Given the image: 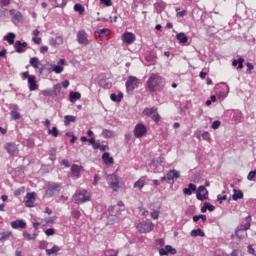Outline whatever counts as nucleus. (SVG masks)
I'll list each match as a JSON object with an SVG mask.
<instances>
[{
  "label": "nucleus",
  "instance_id": "1",
  "mask_svg": "<svg viewBox=\"0 0 256 256\" xmlns=\"http://www.w3.org/2000/svg\"><path fill=\"white\" fill-rule=\"evenodd\" d=\"M163 83V78L159 74L152 73L146 83L147 88L151 93H155L159 86Z\"/></svg>",
  "mask_w": 256,
  "mask_h": 256
},
{
  "label": "nucleus",
  "instance_id": "2",
  "mask_svg": "<svg viewBox=\"0 0 256 256\" xmlns=\"http://www.w3.org/2000/svg\"><path fill=\"white\" fill-rule=\"evenodd\" d=\"M246 223L245 224H240L236 230H235V236L237 237V239H239L240 241L242 239H245V237H247V233L245 231L251 229V216H247L245 218Z\"/></svg>",
  "mask_w": 256,
  "mask_h": 256
},
{
  "label": "nucleus",
  "instance_id": "3",
  "mask_svg": "<svg viewBox=\"0 0 256 256\" xmlns=\"http://www.w3.org/2000/svg\"><path fill=\"white\" fill-rule=\"evenodd\" d=\"M74 202L77 203V205L81 203H87V201L91 200V195L87 190H80L77 191L73 196Z\"/></svg>",
  "mask_w": 256,
  "mask_h": 256
},
{
  "label": "nucleus",
  "instance_id": "4",
  "mask_svg": "<svg viewBox=\"0 0 256 256\" xmlns=\"http://www.w3.org/2000/svg\"><path fill=\"white\" fill-rule=\"evenodd\" d=\"M139 87V78L135 76H129L126 81V90L127 92H133Z\"/></svg>",
  "mask_w": 256,
  "mask_h": 256
},
{
  "label": "nucleus",
  "instance_id": "5",
  "mask_svg": "<svg viewBox=\"0 0 256 256\" xmlns=\"http://www.w3.org/2000/svg\"><path fill=\"white\" fill-rule=\"evenodd\" d=\"M153 223L152 222H142L137 225V230L139 233H151L153 231Z\"/></svg>",
  "mask_w": 256,
  "mask_h": 256
},
{
  "label": "nucleus",
  "instance_id": "6",
  "mask_svg": "<svg viewBox=\"0 0 256 256\" xmlns=\"http://www.w3.org/2000/svg\"><path fill=\"white\" fill-rule=\"evenodd\" d=\"M107 181L111 189H113V191H117L119 189V177H117V175H108Z\"/></svg>",
  "mask_w": 256,
  "mask_h": 256
},
{
  "label": "nucleus",
  "instance_id": "7",
  "mask_svg": "<svg viewBox=\"0 0 256 256\" xmlns=\"http://www.w3.org/2000/svg\"><path fill=\"white\" fill-rule=\"evenodd\" d=\"M147 135V127L143 124H137L134 128V136L139 139Z\"/></svg>",
  "mask_w": 256,
  "mask_h": 256
},
{
  "label": "nucleus",
  "instance_id": "8",
  "mask_svg": "<svg viewBox=\"0 0 256 256\" xmlns=\"http://www.w3.org/2000/svg\"><path fill=\"white\" fill-rule=\"evenodd\" d=\"M209 192L207 191V188L205 186L198 187L196 197L199 201H205V199H208Z\"/></svg>",
  "mask_w": 256,
  "mask_h": 256
},
{
  "label": "nucleus",
  "instance_id": "9",
  "mask_svg": "<svg viewBox=\"0 0 256 256\" xmlns=\"http://www.w3.org/2000/svg\"><path fill=\"white\" fill-rule=\"evenodd\" d=\"M77 41L80 45H89V39H87V33L85 30H81L77 34Z\"/></svg>",
  "mask_w": 256,
  "mask_h": 256
},
{
  "label": "nucleus",
  "instance_id": "10",
  "mask_svg": "<svg viewBox=\"0 0 256 256\" xmlns=\"http://www.w3.org/2000/svg\"><path fill=\"white\" fill-rule=\"evenodd\" d=\"M135 34L131 32H126L122 35V41L126 43L127 45H131L132 43H135Z\"/></svg>",
  "mask_w": 256,
  "mask_h": 256
},
{
  "label": "nucleus",
  "instance_id": "11",
  "mask_svg": "<svg viewBox=\"0 0 256 256\" xmlns=\"http://www.w3.org/2000/svg\"><path fill=\"white\" fill-rule=\"evenodd\" d=\"M26 207H35V192H30L26 195Z\"/></svg>",
  "mask_w": 256,
  "mask_h": 256
},
{
  "label": "nucleus",
  "instance_id": "12",
  "mask_svg": "<svg viewBox=\"0 0 256 256\" xmlns=\"http://www.w3.org/2000/svg\"><path fill=\"white\" fill-rule=\"evenodd\" d=\"M181 177V173L177 170H170L167 173L168 181H175V179H179Z\"/></svg>",
  "mask_w": 256,
  "mask_h": 256
},
{
  "label": "nucleus",
  "instance_id": "13",
  "mask_svg": "<svg viewBox=\"0 0 256 256\" xmlns=\"http://www.w3.org/2000/svg\"><path fill=\"white\" fill-rule=\"evenodd\" d=\"M12 229H25L27 227V223L23 220H16L11 222Z\"/></svg>",
  "mask_w": 256,
  "mask_h": 256
},
{
  "label": "nucleus",
  "instance_id": "14",
  "mask_svg": "<svg viewBox=\"0 0 256 256\" xmlns=\"http://www.w3.org/2000/svg\"><path fill=\"white\" fill-rule=\"evenodd\" d=\"M49 44L52 45V47H59V45H63V36H57L50 39Z\"/></svg>",
  "mask_w": 256,
  "mask_h": 256
},
{
  "label": "nucleus",
  "instance_id": "15",
  "mask_svg": "<svg viewBox=\"0 0 256 256\" xmlns=\"http://www.w3.org/2000/svg\"><path fill=\"white\" fill-rule=\"evenodd\" d=\"M28 84H29L30 91H37L38 86H37V81L35 80L34 75H31V77H29Z\"/></svg>",
  "mask_w": 256,
  "mask_h": 256
},
{
  "label": "nucleus",
  "instance_id": "16",
  "mask_svg": "<svg viewBox=\"0 0 256 256\" xmlns=\"http://www.w3.org/2000/svg\"><path fill=\"white\" fill-rule=\"evenodd\" d=\"M6 149L10 155H17L19 153V149L17 148V145L13 143L7 144Z\"/></svg>",
  "mask_w": 256,
  "mask_h": 256
},
{
  "label": "nucleus",
  "instance_id": "17",
  "mask_svg": "<svg viewBox=\"0 0 256 256\" xmlns=\"http://www.w3.org/2000/svg\"><path fill=\"white\" fill-rule=\"evenodd\" d=\"M102 160L105 163V165H113V163H114L113 157H111L109 152H105L102 155Z\"/></svg>",
  "mask_w": 256,
  "mask_h": 256
},
{
  "label": "nucleus",
  "instance_id": "18",
  "mask_svg": "<svg viewBox=\"0 0 256 256\" xmlns=\"http://www.w3.org/2000/svg\"><path fill=\"white\" fill-rule=\"evenodd\" d=\"M14 47L16 49V53H23V47H27V42H23L21 43V41H16L15 44H14Z\"/></svg>",
  "mask_w": 256,
  "mask_h": 256
},
{
  "label": "nucleus",
  "instance_id": "19",
  "mask_svg": "<svg viewBox=\"0 0 256 256\" xmlns=\"http://www.w3.org/2000/svg\"><path fill=\"white\" fill-rule=\"evenodd\" d=\"M64 125H65V127H69V125L71 124V123H75L76 121H77V117H75V116H73V115H66L65 117H64Z\"/></svg>",
  "mask_w": 256,
  "mask_h": 256
},
{
  "label": "nucleus",
  "instance_id": "20",
  "mask_svg": "<svg viewBox=\"0 0 256 256\" xmlns=\"http://www.w3.org/2000/svg\"><path fill=\"white\" fill-rule=\"evenodd\" d=\"M48 191H51L52 193H55V191H61V184L60 183H49Z\"/></svg>",
  "mask_w": 256,
  "mask_h": 256
},
{
  "label": "nucleus",
  "instance_id": "21",
  "mask_svg": "<svg viewBox=\"0 0 256 256\" xmlns=\"http://www.w3.org/2000/svg\"><path fill=\"white\" fill-rule=\"evenodd\" d=\"M81 169H83V167H81L77 164L72 165L71 171H72V174L74 175V177H80Z\"/></svg>",
  "mask_w": 256,
  "mask_h": 256
},
{
  "label": "nucleus",
  "instance_id": "22",
  "mask_svg": "<svg viewBox=\"0 0 256 256\" xmlns=\"http://www.w3.org/2000/svg\"><path fill=\"white\" fill-rule=\"evenodd\" d=\"M134 189H143L145 187V177L140 178L133 185Z\"/></svg>",
  "mask_w": 256,
  "mask_h": 256
},
{
  "label": "nucleus",
  "instance_id": "23",
  "mask_svg": "<svg viewBox=\"0 0 256 256\" xmlns=\"http://www.w3.org/2000/svg\"><path fill=\"white\" fill-rule=\"evenodd\" d=\"M191 237H205V232L201 230L200 228L194 229L190 233Z\"/></svg>",
  "mask_w": 256,
  "mask_h": 256
},
{
  "label": "nucleus",
  "instance_id": "24",
  "mask_svg": "<svg viewBox=\"0 0 256 256\" xmlns=\"http://www.w3.org/2000/svg\"><path fill=\"white\" fill-rule=\"evenodd\" d=\"M4 41H7L9 45H13L15 43V33H8L4 36Z\"/></svg>",
  "mask_w": 256,
  "mask_h": 256
},
{
  "label": "nucleus",
  "instance_id": "25",
  "mask_svg": "<svg viewBox=\"0 0 256 256\" xmlns=\"http://www.w3.org/2000/svg\"><path fill=\"white\" fill-rule=\"evenodd\" d=\"M30 65L31 67H34V69H39L41 66V61H39V58L34 57L30 59Z\"/></svg>",
  "mask_w": 256,
  "mask_h": 256
},
{
  "label": "nucleus",
  "instance_id": "26",
  "mask_svg": "<svg viewBox=\"0 0 256 256\" xmlns=\"http://www.w3.org/2000/svg\"><path fill=\"white\" fill-rule=\"evenodd\" d=\"M176 38L178 39V41H180V43H187L189 41V38L183 32L178 33L176 35Z\"/></svg>",
  "mask_w": 256,
  "mask_h": 256
},
{
  "label": "nucleus",
  "instance_id": "27",
  "mask_svg": "<svg viewBox=\"0 0 256 256\" xmlns=\"http://www.w3.org/2000/svg\"><path fill=\"white\" fill-rule=\"evenodd\" d=\"M81 99V93L79 92H71L70 93V102L75 103V101Z\"/></svg>",
  "mask_w": 256,
  "mask_h": 256
},
{
  "label": "nucleus",
  "instance_id": "28",
  "mask_svg": "<svg viewBox=\"0 0 256 256\" xmlns=\"http://www.w3.org/2000/svg\"><path fill=\"white\" fill-rule=\"evenodd\" d=\"M234 194L232 195L233 201H238V199H243V192L241 190H233Z\"/></svg>",
  "mask_w": 256,
  "mask_h": 256
},
{
  "label": "nucleus",
  "instance_id": "29",
  "mask_svg": "<svg viewBox=\"0 0 256 256\" xmlns=\"http://www.w3.org/2000/svg\"><path fill=\"white\" fill-rule=\"evenodd\" d=\"M154 113H157V108L155 107L145 108L143 111V114L146 115L147 117H151V115H154Z\"/></svg>",
  "mask_w": 256,
  "mask_h": 256
},
{
  "label": "nucleus",
  "instance_id": "30",
  "mask_svg": "<svg viewBox=\"0 0 256 256\" xmlns=\"http://www.w3.org/2000/svg\"><path fill=\"white\" fill-rule=\"evenodd\" d=\"M23 237L27 241H35L37 239V233H34L33 235L29 234V232H23Z\"/></svg>",
  "mask_w": 256,
  "mask_h": 256
},
{
  "label": "nucleus",
  "instance_id": "31",
  "mask_svg": "<svg viewBox=\"0 0 256 256\" xmlns=\"http://www.w3.org/2000/svg\"><path fill=\"white\" fill-rule=\"evenodd\" d=\"M245 62V59L239 58L238 60H233L232 65L233 67H237L238 69H243V63Z\"/></svg>",
  "mask_w": 256,
  "mask_h": 256
},
{
  "label": "nucleus",
  "instance_id": "32",
  "mask_svg": "<svg viewBox=\"0 0 256 256\" xmlns=\"http://www.w3.org/2000/svg\"><path fill=\"white\" fill-rule=\"evenodd\" d=\"M59 251H61L59 246L54 245L51 249H47L46 253H47V255H55V253H59Z\"/></svg>",
  "mask_w": 256,
  "mask_h": 256
},
{
  "label": "nucleus",
  "instance_id": "33",
  "mask_svg": "<svg viewBox=\"0 0 256 256\" xmlns=\"http://www.w3.org/2000/svg\"><path fill=\"white\" fill-rule=\"evenodd\" d=\"M10 14L12 15L13 21H21V19H23V14H21V12L14 13L13 11H10Z\"/></svg>",
  "mask_w": 256,
  "mask_h": 256
},
{
  "label": "nucleus",
  "instance_id": "34",
  "mask_svg": "<svg viewBox=\"0 0 256 256\" xmlns=\"http://www.w3.org/2000/svg\"><path fill=\"white\" fill-rule=\"evenodd\" d=\"M74 11L79 13V15H83L85 13V7H83V5H81V4H75Z\"/></svg>",
  "mask_w": 256,
  "mask_h": 256
},
{
  "label": "nucleus",
  "instance_id": "35",
  "mask_svg": "<svg viewBox=\"0 0 256 256\" xmlns=\"http://www.w3.org/2000/svg\"><path fill=\"white\" fill-rule=\"evenodd\" d=\"M115 133H113V131L111 130H103L102 132V137H104L105 139H111V137H114Z\"/></svg>",
  "mask_w": 256,
  "mask_h": 256
},
{
  "label": "nucleus",
  "instance_id": "36",
  "mask_svg": "<svg viewBox=\"0 0 256 256\" xmlns=\"http://www.w3.org/2000/svg\"><path fill=\"white\" fill-rule=\"evenodd\" d=\"M48 135H52V137H59V130H57V127H53L48 130Z\"/></svg>",
  "mask_w": 256,
  "mask_h": 256
},
{
  "label": "nucleus",
  "instance_id": "37",
  "mask_svg": "<svg viewBox=\"0 0 256 256\" xmlns=\"http://www.w3.org/2000/svg\"><path fill=\"white\" fill-rule=\"evenodd\" d=\"M52 93L54 97H57V95L61 93V84H56Z\"/></svg>",
  "mask_w": 256,
  "mask_h": 256
},
{
  "label": "nucleus",
  "instance_id": "38",
  "mask_svg": "<svg viewBox=\"0 0 256 256\" xmlns=\"http://www.w3.org/2000/svg\"><path fill=\"white\" fill-rule=\"evenodd\" d=\"M11 235H13V232H3L0 241H7Z\"/></svg>",
  "mask_w": 256,
  "mask_h": 256
},
{
  "label": "nucleus",
  "instance_id": "39",
  "mask_svg": "<svg viewBox=\"0 0 256 256\" xmlns=\"http://www.w3.org/2000/svg\"><path fill=\"white\" fill-rule=\"evenodd\" d=\"M166 251L168 254L171 253V255H175L177 253V249L172 248L171 245L166 246Z\"/></svg>",
  "mask_w": 256,
  "mask_h": 256
},
{
  "label": "nucleus",
  "instance_id": "40",
  "mask_svg": "<svg viewBox=\"0 0 256 256\" xmlns=\"http://www.w3.org/2000/svg\"><path fill=\"white\" fill-rule=\"evenodd\" d=\"M11 117H12V119H14L15 121H17V120L21 119V114H19V112H17V111H12Z\"/></svg>",
  "mask_w": 256,
  "mask_h": 256
},
{
  "label": "nucleus",
  "instance_id": "41",
  "mask_svg": "<svg viewBox=\"0 0 256 256\" xmlns=\"http://www.w3.org/2000/svg\"><path fill=\"white\" fill-rule=\"evenodd\" d=\"M255 176H256V169L254 171L249 172L247 176L248 181H253V179H255Z\"/></svg>",
  "mask_w": 256,
  "mask_h": 256
},
{
  "label": "nucleus",
  "instance_id": "42",
  "mask_svg": "<svg viewBox=\"0 0 256 256\" xmlns=\"http://www.w3.org/2000/svg\"><path fill=\"white\" fill-rule=\"evenodd\" d=\"M52 71H54V73H57V74L63 73V66L56 65V66H54Z\"/></svg>",
  "mask_w": 256,
  "mask_h": 256
},
{
  "label": "nucleus",
  "instance_id": "43",
  "mask_svg": "<svg viewBox=\"0 0 256 256\" xmlns=\"http://www.w3.org/2000/svg\"><path fill=\"white\" fill-rule=\"evenodd\" d=\"M98 35H109L110 33V30L107 29V28H103V29H100L99 31H97Z\"/></svg>",
  "mask_w": 256,
  "mask_h": 256
},
{
  "label": "nucleus",
  "instance_id": "44",
  "mask_svg": "<svg viewBox=\"0 0 256 256\" xmlns=\"http://www.w3.org/2000/svg\"><path fill=\"white\" fill-rule=\"evenodd\" d=\"M50 1H55L57 7H65L66 5L65 0H50Z\"/></svg>",
  "mask_w": 256,
  "mask_h": 256
},
{
  "label": "nucleus",
  "instance_id": "45",
  "mask_svg": "<svg viewBox=\"0 0 256 256\" xmlns=\"http://www.w3.org/2000/svg\"><path fill=\"white\" fill-rule=\"evenodd\" d=\"M152 120L155 121V123H159V121H161V116L159 113L155 112L152 116Z\"/></svg>",
  "mask_w": 256,
  "mask_h": 256
},
{
  "label": "nucleus",
  "instance_id": "46",
  "mask_svg": "<svg viewBox=\"0 0 256 256\" xmlns=\"http://www.w3.org/2000/svg\"><path fill=\"white\" fill-rule=\"evenodd\" d=\"M42 95H44V97H54L53 96V92H51V90H43Z\"/></svg>",
  "mask_w": 256,
  "mask_h": 256
},
{
  "label": "nucleus",
  "instance_id": "47",
  "mask_svg": "<svg viewBox=\"0 0 256 256\" xmlns=\"http://www.w3.org/2000/svg\"><path fill=\"white\" fill-rule=\"evenodd\" d=\"M219 127H221V121L216 120L212 124V129L217 130Z\"/></svg>",
  "mask_w": 256,
  "mask_h": 256
},
{
  "label": "nucleus",
  "instance_id": "48",
  "mask_svg": "<svg viewBox=\"0 0 256 256\" xmlns=\"http://www.w3.org/2000/svg\"><path fill=\"white\" fill-rule=\"evenodd\" d=\"M202 139H204V141L211 140V134H209V132H203Z\"/></svg>",
  "mask_w": 256,
  "mask_h": 256
},
{
  "label": "nucleus",
  "instance_id": "49",
  "mask_svg": "<svg viewBox=\"0 0 256 256\" xmlns=\"http://www.w3.org/2000/svg\"><path fill=\"white\" fill-rule=\"evenodd\" d=\"M72 215L75 219H79L81 217V212L79 210L72 211Z\"/></svg>",
  "mask_w": 256,
  "mask_h": 256
},
{
  "label": "nucleus",
  "instance_id": "50",
  "mask_svg": "<svg viewBox=\"0 0 256 256\" xmlns=\"http://www.w3.org/2000/svg\"><path fill=\"white\" fill-rule=\"evenodd\" d=\"M204 205L206 206V210L208 211H215V206L209 204V202H205Z\"/></svg>",
  "mask_w": 256,
  "mask_h": 256
},
{
  "label": "nucleus",
  "instance_id": "51",
  "mask_svg": "<svg viewBox=\"0 0 256 256\" xmlns=\"http://www.w3.org/2000/svg\"><path fill=\"white\" fill-rule=\"evenodd\" d=\"M0 4L2 7H8L11 4V0H0Z\"/></svg>",
  "mask_w": 256,
  "mask_h": 256
},
{
  "label": "nucleus",
  "instance_id": "52",
  "mask_svg": "<svg viewBox=\"0 0 256 256\" xmlns=\"http://www.w3.org/2000/svg\"><path fill=\"white\" fill-rule=\"evenodd\" d=\"M103 5H106V7H111L113 5V2L111 0H100Z\"/></svg>",
  "mask_w": 256,
  "mask_h": 256
},
{
  "label": "nucleus",
  "instance_id": "53",
  "mask_svg": "<svg viewBox=\"0 0 256 256\" xmlns=\"http://www.w3.org/2000/svg\"><path fill=\"white\" fill-rule=\"evenodd\" d=\"M46 235L50 237L51 235H55V229L50 228L45 231Z\"/></svg>",
  "mask_w": 256,
  "mask_h": 256
},
{
  "label": "nucleus",
  "instance_id": "54",
  "mask_svg": "<svg viewBox=\"0 0 256 256\" xmlns=\"http://www.w3.org/2000/svg\"><path fill=\"white\" fill-rule=\"evenodd\" d=\"M111 101H115L116 103H120V98H118L115 94L110 95Z\"/></svg>",
  "mask_w": 256,
  "mask_h": 256
},
{
  "label": "nucleus",
  "instance_id": "55",
  "mask_svg": "<svg viewBox=\"0 0 256 256\" xmlns=\"http://www.w3.org/2000/svg\"><path fill=\"white\" fill-rule=\"evenodd\" d=\"M23 191H25L24 187L19 188V189L15 190L14 195L17 197V196L21 195V193H23Z\"/></svg>",
  "mask_w": 256,
  "mask_h": 256
},
{
  "label": "nucleus",
  "instance_id": "56",
  "mask_svg": "<svg viewBox=\"0 0 256 256\" xmlns=\"http://www.w3.org/2000/svg\"><path fill=\"white\" fill-rule=\"evenodd\" d=\"M248 253L250 255H254L255 254V248L252 245H248Z\"/></svg>",
  "mask_w": 256,
  "mask_h": 256
},
{
  "label": "nucleus",
  "instance_id": "57",
  "mask_svg": "<svg viewBox=\"0 0 256 256\" xmlns=\"http://www.w3.org/2000/svg\"><path fill=\"white\" fill-rule=\"evenodd\" d=\"M32 41L35 43V45H41V38L39 37H34Z\"/></svg>",
  "mask_w": 256,
  "mask_h": 256
},
{
  "label": "nucleus",
  "instance_id": "58",
  "mask_svg": "<svg viewBox=\"0 0 256 256\" xmlns=\"http://www.w3.org/2000/svg\"><path fill=\"white\" fill-rule=\"evenodd\" d=\"M159 255H161V256L168 255L167 249H166V248H161V249L159 250Z\"/></svg>",
  "mask_w": 256,
  "mask_h": 256
},
{
  "label": "nucleus",
  "instance_id": "59",
  "mask_svg": "<svg viewBox=\"0 0 256 256\" xmlns=\"http://www.w3.org/2000/svg\"><path fill=\"white\" fill-rule=\"evenodd\" d=\"M151 217H152V219H159V212L158 211L152 212Z\"/></svg>",
  "mask_w": 256,
  "mask_h": 256
},
{
  "label": "nucleus",
  "instance_id": "60",
  "mask_svg": "<svg viewBox=\"0 0 256 256\" xmlns=\"http://www.w3.org/2000/svg\"><path fill=\"white\" fill-rule=\"evenodd\" d=\"M188 189H190V191L193 193V191L197 190V186H195V184H189Z\"/></svg>",
  "mask_w": 256,
  "mask_h": 256
},
{
  "label": "nucleus",
  "instance_id": "61",
  "mask_svg": "<svg viewBox=\"0 0 256 256\" xmlns=\"http://www.w3.org/2000/svg\"><path fill=\"white\" fill-rule=\"evenodd\" d=\"M183 193H184V195H192V194H193V192L190 191L189 188H184V189H183Z\"/></svg>",
  "mask_w": 256,
  "mask_h": 256
},
{
  "label": "nucleus",
  "instance_id": "62",
  "mask_svg": "<svg viewBox=\"0 0 256 256\" xmlns=\"http://www.w3.org/2000/svg\"><path fill=\"white\" fill-rule=\"evenodd\" d=\"M48 51H49V47H47V46H42L40 48V53H47Z\"/></svg>",
  "mask_w": 256,
  "mask_h": 256
},
{
  "label": "nucleus",
  "instance_id": "63",
  "mask_svg": "<svg viewBox=\"0 0 256 256\" xmlns=\"http://www.w3.org/2000/svg\"><path fill=\"white\" fill-rule=\"evenodd\" d=\"M185 15H187L186 10H183V11L177 13V17H185Z\"/></svg>",
  "mask_w": 256,
  "mask_h": 256
},
{
  "label": "nucleus",
  "instance_id": "64",
  "mask_svg": "<svg viewBox=\"0 0 256 256\" xmlns=\"http://www.w3.org/2000/svg\"><path fill=\"white\" fill-rule=\"evenodd\" d=\"M21 75L23 79H29V77H31V75H29V72H22Z\"/></svg>",
  "mask_w": 256,
  "mask_h": 256
}]
</instances>
